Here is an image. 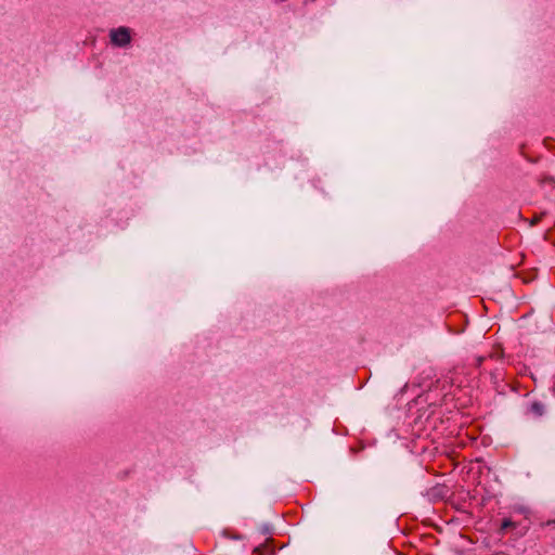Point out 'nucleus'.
Masks as SVG:
<instances>
[{
  "mask_svg": "<svg viewBox=\"0 0 555 555\" xmlns=\"http://www.w3.org/2000/svg\"><path fill=\"white\" fill-rule=\"evenodd\" d=\"M482 361H483V357L476 358V365L477 366L481 365Z\"/></svg>",
  "mask_w": 555,
  "mask_h": 555,
  "instance_id": "5",
  "label": "nucleus"
},
{
  "mask_svg": "<svg viewBox=\"0 0 555 555\" xmlns=\"http://www.w3.org/2000/svg\"><path fill=\"white\" fill-rule=\"evenodd\" d=\"M514 527V524L509 519H504L502 522V529L505 530L507 528Z\"/></svg>",
  "mask_w": 555,
  "mask_h": 555,
  "instance_id": "4",
  "label": "nucleus"
},
{
  "mask_svg": "<svg viewBox=\"0 0 555 555\" xmlns=\"http://www.w3.org/2000/svg\"><path fill=\"white\" fill-rule=\"evenodd\" d=\"M109 37L112 43L118 47L127 46L131 40L130 30L126 27L111 30Z\"/></svg>",
  "mask_w": 555,
  "mask_h": 555,
  "instance_id": "1",
  "label": "nucleus"
},
{
  "mask_svg": "<svg viewBox=\"0 0 555 555\" xmlns=\"http://www.w3.org/2000/svg\"><path fill=\"white\" fill-rule=\"evenodd\" d=\"M544 410H545L544 404H543V403H541V402H538V401L533 402V403L530 405V411H531L534 415H537V416H541V415H543Z\"/></svg>",
  "mask_w": 555,
  "mask_h": 555,
  "instance_id": "2",
  "label": "nucleus"
},
{
  "mask_svg": "<svg viewBox=\"0 0 555 555\" xmlns=\"http://www.w3.org/2000/svg\"><path fill=\"white\" fill-rule=\"evenodd\" d=\"M255 552H256V553H261V552H262V547H257V548L255 550Z\"/></svg>",
  "mask_w": 555,
  "mask_h": 555,
  "instance_id": "6",
  "label": "nucleus"
},
{
  "mask_svg": "<svg viewBox=\"0 0 555 555\" xmlns=\"http://www.w3.org/2000/svg\"><path fill=\"white\" fill-rule=\"evenodd\" d=\"M539 183L543 186H547L551 190L555 189V179L550 176H544L539 180Z\"/></svg>",
  "mask_w": 555,
  "mask_h": 555,
  "instance_id": "3",
  "label": "nucleus"
}]
</instances>
